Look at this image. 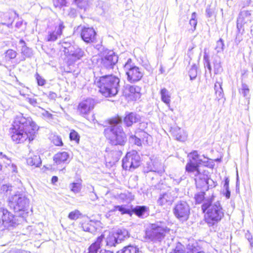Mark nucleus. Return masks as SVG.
Instances as JSON below:
<instances>
[{
  "label": "nucleus",
  "mask_w": 253,
  "mask_h": 253,
  "mask_svg": "<svg viewBox=\"0 0 253 253\" xmlns=\"http://www.w3.org/2000/svg\"><path fill=\"white\" fill-rule=\"evenodd\" d=\"M39 126L30 117L26 118L20 113L13 122L11 138L17 143H23L27 139L29 142L33 140Z\"/></svg>",
  "instance_id": "f257e3e1"
},
{
  "label": "nucleus",
  "mask_w": 253,
  "mask_h": 253,
  "mask_svg": "<svg viewBox=\"0 0 253 253\" xmlns=\"http://www.w3.org/2000/svg\"><path fill=\"white\" fill-rule=\"evenodd\" d=\"M122 119L120 117L113 118L109 120V126L104 129V133L109 143L112 146H118V150L116 151V155L120 156L122 154L123 147L126 144V136L121 124Z\"/></svg>",
  "instance_id": "f03ea898"
},
{
  "label": "nucleus",
  "mask_w": 253,
  "mask_h": 253,
  "mask_svg": "<svg viewBox=\"0 0 253 253\" xmlns=\"http://www.w3.org/2000/svg\"><path fill=\"white\" fill-rule=\"evenodd\" d=\"M120 80L113 75L96 78L95 84L99 88V92L106 97L116 96L120 89Z\"/></svg>",
  "instance_id": "7ed1b4c3"
},
{
  "label": "nucleus",
  "mask_w": 253,
  "mask_h": 253,
  "mask_svg": "<svg viewBox=\"0 0 253 253\" xmlns=\"http://www.w3.org/2000/svg\"><path fill=\"white\" fill-rule=\"evenodd\" d=\"M170 230L164 221H158L150 224L146 229L144 238L147 242H161L169 234Z\"/></svg>",
  "instance_id": "20e7f679"
},
{
  "label": "nucleus",
  "mask_w": 253,
  "mask_h": 253,
  "mask_svg": "<svg viewBox=\"0 0 253 253\" xmlns=\"http://www.w3.org/2000/svg\"><path fill=\"white\" fill-rule=\"evenodd\" d=\"M202 209L204 212L206 211L205 221L210 226L220 221L224 216L223 209L218 202L213 204L211 201L204 203Z\"/></svg>",
  "instance_id": "39448f33"
},
{
  "label": "nucleus",
  "mask_w": 253,
  "mask_h": 253,
  "mask_svg": "<svg viewBox=\"0 0 253 253\" xmlns=\"http://www.w3.org/2000/svg\"><path fill=\"white\" fill-rule=\"evenodd\" d=\"M8 205L19 217L25 218L28 213L29 199L23 194H15L9 198Z\"/></svg>",
  "instance_id": "423d86ee"
},
{
  "label": "nucleus",
  "mask_w": 253,
  "mask_h": 253,
  "mask_svg": "<svg viewBox=\"0 0 253 253\" xmlns=\"http://www.w3.org/2000/svg\"><path fill=\"white\" fill-rule=\"evenodd\" d=\"M188 161L185 170L188 173H193L195 176H201L199 167L202 166L210 167L208 158L200 156L197 151H193L188 155Z\"/></svg>",
  "instance_id": "0eeeda50"
},
{
  "label": "nucleus",
  "mask_w": 253,
  "mask_h": 253,
  "mask_svg": "<svg viewBox=\"0 0 253 253\" xmlns=\"http://www.w3.org/2000/svg\"><path fill=\"white\" fill-rule=\"evenodd\" d=\"M123 67L127 81L130 83L134 84L139 82L144 76L142 69L136 66L130 58L127 60Z\"/></svg>",
  "instance_id": "6e6552de"
},
{
  "label": "nucleus",
  "mask_w": 253,
  "mask_h": 253,
  "mask_svg": "<svg viewBox=\"0 0 253 253\" xmlns=\"http://www.w3.org/2000/svg\"><path fill=\"white\" fill-rule=\"evenodd\" d=\"M191 208L188 203L184 200H179L174 205L172 211L175 217L179 221H187L190 214Z\"/></svg>",
  "instance_id": "1a4fd4ad"
},
{
  "label": "nucleus",
  "mask_w": 253,
  "mask_h": 253,
  "mask_svg": "<svg viewBox=\"0 0 253 253\" xmlns=\"http://www.w3.org/2000/svg\"><path fill=\"white\" fill-rule=\"evenodd\" d=\"M140 157L138 152L132 150L127 152L122 160V167L126 170L132 171L140 165Z\"/></svg>",
  "instance_id": "9d476101"
},
{
  "label": "nucleus",
  "mask_w": 253,
  "mask_h": 253,
  "mask_svg": "<svg viewBox=\"0 0 253 253\" xmlns=\"http://www.w3.org/2000/svg\"><path fill=\"white\" fill-rule=\"evenodd\" d=\"M17 214L14 215L6 208L0 207V224L4 228H9L15 226L18 224V219Z\"/></svg>",
  "instance_id": "9b49d317"
},
{
  "label": "nucleus",
  "mask_w": 253,
  "mask_h": 253,
  "mask_svg": "<svg viewBox=\"0 0 253 253\" xmlns=\"http://www.w3.org/2000/svg\"><path fill=\"white\" fill-rule=\"evenodd\" d=\"M101 60L102 68L109 70L112 69L118 62V57L114 52L110 51L102 57Z\"/></svg>",
  "instance_id": "f8f14e48"
},
{
  "label": "nucleus",
  "mask_w": 253,
  "mask_h": 253,
  "mask_svg": "<svg viewBox=\"0 0 253 253\" xmlns=\"http://www.w3.org/2000/svg\"><path fill=\"white\" fill-rule=\"evenodd\" d=\"M85 55V52L84 49L80 48L77 45H75L74 47L70 50L67 54L65 56L68 59L69 65H72L77 61L81 59Z\"/></svg>",
  "instance_id": "ddd939ff"
},
{
  "label": "nucleus",
  "mask_w": 253,
  "mask_h": 253,
  "mask_svg": "<svg viewBox=\"0 0 253 253\" xmlns=\"http://www.w3.org/2000/svg\"><path fill=\"white\" fill-rule=\"evenodd\" d=\"M64 28L65 26L62 21H60L58 23H56L54 29H51L48 31L47 35L46 37V41L47 42H55L61 36Z\"/></svg>",
  "instance_id": "4468645a"
},
{
  "label": "nucleus",
  "mask_w": 253,
  "mask_h": 253,
  "mask_svg": "<svg viewBox=\"0 0 253 253\" xmlns=\"http://www.w3.org/2000/svg\"><path fill=\"white\" fill-rule=\"evenodd\" d=\"M95 105V101L94 99L88 98L85 100H83L80 102L78 107V111L80 114L84 117L88 115L91 110H92Z\"/></svg>",
  "instance_id": "2eb2a0df"
},
{
  "label": "nucleus",
  "mask_w": 253,
  "mask_h": 253,
  "mask_svg": "<svg viewBox=\"0 0 253 253\" xmlns=\"http://www.w3.org/2000/svg\"><path fill=\"white\" fill-rule=\"evenodd\" d=\"M96 35L94 29L91 27H84L81 32V38L86 43L95 42Z\"/></svg>",
  "instance_id": "dca6fc26"
},
{
  "label": "nucleus",
  "mask_w": 253,
  "mask_h": 253,
  "mask_svg": "<svg viewBox=\"0 0 253 253\" xmlns=\"http://www.w3.org/2000/svg\"><path fill=\"white\" fill-rule=\"evenodd\" d=\"M173 191H168L161 193L157 200V204L161 206L167 208L170 206L173 202L175 196L173 194Z\"/></svg>",
  "instance_id": "f3484780"
},
{
  "label": "nucleus",
  "mask_w": 253,
  "mask_h": 253,
  "mask_svg": "<svg viewBox=\"0 0 253 253\" xmlns=\"http://www.w3.org/2000/svg\"><path fill=\"white\" fill-rule=\"evenodd\" d=\"M141 118L139 115L135 113H129L124 119V123L127 126H130L133 123H138L140 121Z\"/></svg>",
  "instance_id": "a211bd4d"
},
{
  "label": "nucleus",
  "mask_w": 253,
  "mask_h": 253,
  "mask_svg": "<svg viewBox=\"0 0 253 253\" xmlns=\"http://www.w3.org/2000/svg\"><path fill=\"white\" fill-rule=\"evenodd\" d=\"M131 211L132 213L142 218L149 215V208L145 206H137Z\"/></svg>",
  "instance_id": "6ab92c4d"
},
{
  "label": "nucleus",
  "mask_w": 253,
  "mask_h": 253,
  "mask_svg": "<svg viewBox=\"0 0 253 253\" xmlns=\"http://www.w3.org/2000/svg\"><path fill=\"white\" fill-rule=\"evenodd\" d=\"M82 228L84 231L91 234H95L97 230L96 222L93 220H90L88 222L83 223Z\"/></svg>",
  "instance_id": "aec40b11"
},
{
  "label": "nucleus",
  "mask_w": 253,
  "mask_h": 253,
  "mask_svg": "<svg viewBox=\"0 0 253 253\" xmlns=\"http://www.w3.org/2000/svg\"><path fill=\"white\" fill-rule=\"evenodd\" d=\"M69 158V155L66 152H59L55 154L53 160L57 165L65 162Z\"/></svg>",
  "instance_id": "412c9836"
},
{
  "label": "nucleus",
  "mask_w": 253,
  "mask_h": 253,
  "mask_svg": "<svg viewBox=\"0 0 253 253\" xmlns=\"http://www.w3.org/2000/svg\"><path fill=\"white\" fill-rule=\"evenodd\" d=\"M114 233L120 243L129 236L128 231L125 228L118 229Z\"/></svg>",
  "instance_id": "4be33fe9"
},
{
  "label": "nucleus",
  "mask_w": 253,
  "mask_h": 253,
  "mask_svg": "<svg viewBox=\"0 0 253 253\" xmlns=\"http://www.w3.org/2000/svg\"><path fill=\"white\" fill-rule=\"evenodd\" d=\"M106 246L112 247H116L120 243L114 232L110 233L106 239Z\"/></svg>",
  "instance_id": "5701e85b"
},
{
  "label": "nucleus",
  "mask_w": 253,
  "mask_h": 253,
  "mask_svg": "<svg viewBox=\"0 0 253 253\" xmlns=\"http://www.w3.org/2000/svg\"><path fill=\"white\" fill-rule=\"evenodd\" d=\"M27 163L31 166L40 167L42 164V160L39 155H34L27 159Z\"/></svg>",
  "instance_id": "b1692460"
},
{
  "label": "nucleus",
  "mask_w": 253,
  "mask_h": 253,
  "mask_svg": "<svg viewBox=\"0 0 253 253\" xmlns=\"http://www.w3.org/2000/svg\"><path fill=\"white\" fill-rule=\"evenodd\" d=\"M161 100L168 106H170V94L168 90L166 88H163L160 91Z\"/></svg>",
  "instance_id": "393cba45"
},
{
  "label": "nucleus",
  "mask_w": 253,
  "mask_h": 253,
  "mask_svg": "<svg viewBox=\"0 0 253 253\" xmlns=\"http://www.w3.org/2000/svg\"><path fill=\"white\" fill-rule=\"evenodd\" d=\"M187 253H204L201 251L200 247L198 246L197 243H189L187 246Z\"/></svg>",
  "instance_id": "a878e982"
},
{
  "label": "nucleus",
  "mask_w": 253,
  "mask_h": 253,
  "mask_svg": "<svg viewBox=\"0 0 253 253\" xmlns=\"http://www.w3.org/2000/svg\"><path fill=\"white\" fill-rule=\"evenodd\" d=\"M171 131L177 140L183 141L185 139V137L182 134L183 130L179 127L176 126L171 128Z\"/></svg>",
  "instance_id": "bb28decb"
},
{
  "label": "nucleus",
  "mask_w": 253,
  "mask_h": 253,
  "mask_svg": "<svg viewBox=\"0 0 253 253\" xmlns=\"http://www.w3.org/2000/svg\"><path fill=\"white\" fill-rule=\"evenodd\" d=\"M119 211L122 214H127L130 215L132 214V211L128 208L127 205L115 206L113 211Z\"/></svg>",
  "instance_id": "cd10ccee"
},
{
  "label": "nucleus",
  "mask_w": 253,
  "mask_h": 253,
  "mask_svg": "<svg viewBox=\"0 0 253 253\" xmlns=\"http://www.w3.org/2000/svg\"><path fill=\"white\" fill-rule=\"evenodd\" d=\"M21 53L22 57L20 61H25L26 58H31L33 55V50L28 46L21 48Z\"/></svg>",
  "instance_id": "c85d7f7f"
},
{
  "label": "nucleus",
  "mask_w": 253,
  "mask_h": 253,
  "mask_svg": "<svg viewBox=\"0 0 253 253\" xmlns=\"http://www.w3.org/2000/svg\"><path fill=\"white\" fill-rule=\"evenodd\" d=\"M60 43L64 49L63 51L65 55L68 53L71 48H72L75 45L73 42H68L65 39L61 42Z\"/></svg>",
  "instance_id": "c756f323"
},
{
  "label": "nucleus",
  "mask_w": 253,
  "mask_h": 253,
  "mask_svg": "<svg viewBox=\"0 0 253 253\" xmlns=\"http://www.w3.org/2000/svg\"><path fill=\"white\" fill-rule=\"evenodd\" d=\"M126 88L128 89L131 94L135 95L136 97H140L141 88L139 86L127 84L126 85Z\"/></svg>",
  "instance_id": "7c9ffc66"
},
{
  "label": "nucleus",
  "mask_w": 253,
  "mask_h": 253,
  "mask_svg": "<svg viewBox=\"0 0 253 253\" xmlns=\"http://www.w3.org/2000/svg\"><path fill=\"white\" fill-rule=\"evenodd\" d=\"M239 92L246 99L250 98V89L246 84L243 83H242L241 87L239 89Z\"/></svg>",
  "instance_id": "2f4dec72"
},
{
  "label": "nucleus",
  "mask_w": 253,
  "mask_h": 253,
  "mask_svg": "<svg viewBox=\"0 0 253 253\" xmlns=\"http://www.w3.org/2000/svg\"><path fill=\"white\" fill-rule=\"evenodd\" d=\"M117 253H139V249L136 247L128 246L124 248Z\"/></svg>",
  "instance_id": "473e14b6"
},
{
  "label": "nucleus",
  "mask_w": 253,
  "mask_h": 253,
  "mask_svg": "<svg viewBox=\"0 0 253 253\" xmlns=\"http://www.w3.org/2000/svg\"><path fill=\"white\" fill-rule=\"evenodd\" d=\"M17 53L16 51L9 49L5 52V59L6 61H10L16 58Z\"/></svg>",
  "instance_id": "72a5a7b5"
},
{
  "label": "nucleus",
  "mask_w": 253,
  "mask_h": 253,
  "mask_svg": "<svg viewBox=\"0 0 253 253\" xmlns=\"http://www.w3.org/2000/svg\"><path fill=\"white\" fill-rule=\"evenodd\" d=\"M104 238V235L102 234L100 236L97 238L96 241L92 243L90 246L99 250L101 249V244Z\"/></svg>",
  "instance_id": "f704fd0d"
},
{
  "label": "nucleus",
  "mask_w": 253,
  "mask_h": 253,
  "mask_svg": "<svg viewBox=\"0 0 253 253\" xmlns=\"http://www.w3.org/2000/svg\"><path fill=\"white\" fill-rule=\"evenodd\" d=\"M203 60L204 61V67L207 68L209 71L210 74L211 75V66L210 63V57L207 53L204 52Z\"/></svg>",
  "instance_id": "c9c22d12"
},
{
  "label": "nucleus",
  "mask_w": 253,
  "mask_h": 253,
  "mask_svg": "<svg viewBox=\"0 0 253 253\" xmlns=\"http://www.w3.org/2000/svg\"><path fill=\"white\" fill-rule=\"evenodd\" d=\"M197 66L195 64L192 65L189 71V76L190 80L192 81L195 79L197 76Z\"/></svg>",
  "instance_id": "e433bc0d"
},
{
  "label": "nucleus",
  "mask_w": 253,
  "mask_h": 253,
  "mask_svg": "<svg viewBox=\"0 0 253 253\" xmlns=\"http://www.w3.org/2000/svg\"><path fill=\"white\" fill-rule=\"evenodd\" d=\"M71 190L74 193H79L82 189V185L80 183L73 182L70 185Z\"/></svg>",
  "instance_id": "4c0bfd02"
},
{
  "label": "nucleus",
  "mask_w": 253,
  "mask_h": 253,
  "mask_svg": "<svg viewBox=\"0 0 253 253\" xmlns=\"http://www.w3.org/2000/svg\"><path fill=\"white\" fill-rule=\"evenodd\" d=\"M74 1L77 6L81 9L85 10L88 5L87 0H74Z\"/></svg>",
  "instance_id": "58836bf2"
},
{
  "label": "nucleus",
  "mask_w": 253,
  "mask_h": 253,
  "mask_svg": "<svg viewBox=\"0 0 253 253\" xmlns=\"http://www.w3.org/2000/svg\"><path fill=\"white\" fill-rule=\"evenodd\" d=\"M169 253H185V251L183 245L180 243H178Z\"/></svg>",
  "instance_id": "ea45409f"
},
{
  "label": "nucleus",
  "mask_w": 253,
  "mask_h": 253,
  "mask_svg": "<svg viewBox=\"0 0 253 253\" xmlns=\"http://www.w3.org/2000/svg\"><path fill=\"white\" fill-rule=\"evenodd\" d=\"M197 14L196 12H193L191 15V18L189 21L190 25L192 26L193 28L192 29V31H194L196 30L197 24Z\"/></svg>",
  "instance_id": "a19ab883"
},
{
  "label": "nucleus",
  "mask_w": 253,
  "mask_h": 253,
  "mask_svg": "<svg viewBox=\"0 0 253 253\" xmlns=\"http://www.w3.org/2000/svg\"><path fill=\"white\" fill-rule=\"evenodd\" d=\"M214 72L215 74H217L221 70L220 61L218 59H214L213 61Z\"/></svg>",
  "instance_id": "79ce46f5"
},
{
  "label": "nucleus",
  "mask_w": 253,
  "mask_h": 253,
  "mask_svg": "<svg viewBox=\"0 0 253 253\" xmlns=\"http://www.w3.org/2000/svg\"><path fill=\"white\" fill-rule=\"evenodd\" d=\"M69 137L71 140H74L77 143H79L80 141V136L79 134L74 130L70 132Z\"/></svg>",
  "instance_id": "37998d69"
},
{
  "label": "nucleus",
  "mask_w": 253,
  "mask_h": 253,
  "mask_svg": "<svg viewBox=\"0 0 253 253\" xmlns=\"http://www.w3.org/2000/svg\"><path fill=\"white\" fill-rule=\"evenodd\" d=\"M80 215V212L78 210H75L69 213L68 217L71 220H76L79 218Z\"/></svg>",
  "instance_id": "c03bdc74"
},
{
  "label": "nucleus",
  "mask_w": 253,
  "mask_h": 253,
  "mask_svg": "<svg viewBox=\"0 0 253 253\" xmlns=\"http://www.w3.org/2000/svg\"><path fill=\"white\" fill-rule=\"evenodd\" d=\"M224 43L222 39H220L217 42L216 47L215 49L216 50L217 53L223 51V47H224Z\"/></svg>",
  "instance_id": "a18cd8bd"
},
{
  "label": "nucleus",
  "mask_w": 253,
  "mask_h": 253,
  "mask_svg": "<svg viewBox=\"0 0 253 253\" xmlns=\"http://www.w3.org/2000/svg\"><path fill=\"white\" fill-rule=\"evenodd\" d=\"M12 187L9 184H3L1 186L0 190L4 194H7L12 190Z\"/></svg>",
  "instance_id": "49530a36"
},
{
  "label": "nucleus",
  "mask_w": 253,
  "mask_h": 253,
  "mask_svg": "<svg viewBox=\"0 0 253 253\" xmlns=\"http://www.w3.org/2000/svg\"><path fill=\"white\" fill-rule=\"evenodd\" d=\"M53 3L55 7L61 8L66 5V0H53Z\"/></svg>",
  "instance_id": "de8ad7c7"
},
{
  "label": "nucleus",
  "mask_w": 253,
  "mask_h": 253,
  "mask_svg": "<svg viewBox=\"0 0 253 253\" xmlns=\"http://www.w3.org/2000/svg\"><path fill=\"white\" fill-rule=\"evenodd\" d=\"M204 192H200L195 195V199L197 203H201L204 198Z\"/></svg>",
  "instance_id": "09e8293b"
},
{
  "label": "nucleus",
  "mask_w": 253,
  "mask_h": 253,
  "mask_svg": "<svg viewBox=\"0 0 253 253\" xmlns=\"http://www.w3.org/2000/svg\"><path fill=\"white\" fill-rule=\"evenodd\" d=\"M218 90H216L215 93L216 96V99L219 101L223 97L224 93L222 87L218 86Z\"/></svg>",
  "instance_id": "8fccbe9b"
},
{
  "label": "nucleus",
  "mask_w": 253,
  "mask_h": 253,
  "mask_svg": "<svg viewBox=\"0 0 253 253\" xmlns=\"http://www.w3.org/2000/svg\"><path fill=\"white\" fill-rule=\"evenodd\" d=\"M130 141L134 143V144L137 146L141 145V140L140 138L137 137L135 135H131L130 137Z\"/></svg>",
  "instance_id": "3c124183"
},
{
  "label": "nucleus",
  "mask_w": 253,
  "mask_h": 253,
  "mask_svg": "<svg viewBox=\"0 0 253 253\" xmlns=\"http://www.w3.org/2000/svg\"><path fill=\"white\" fill-rule=\"evenodd\" d=\"M36 78L38 84L40 86H43L45 84V80L43 79L38 73H36Z\"/></svg>",
  "instance_id": "603ef678"
},
{
  "label": "nucleus",
  "mask_w": 253,
  "mask_h": 253,
  "mask_svg": "<svg viewBox=\"0 0 253 253\" xmlns=\"http://www.w3.org/2000/svg\"><path fill=\"white\" fill-rule=\"evenodd\" d=\"M53 143L56 146H62L63 142L60 137L54 136L52 139Z\"/></svg>",
  "instance_id": "864d4df0"
},
{
  "label": "nucleus",
  "mask_w": 253,
  "mask_h": 253,
  "mask_svg": "<svg viewBox=\"0 0 253 253\" xmlns=\"http://www.w3.org/2000/svg\"><path fill=\"white\" fill-rule=\"evenodd\" d=\"M26 100L28 102H29L31 105L34 107H36L38 106L39 103L37 102V100L34 98H30L27 97L26 98Z\"/></svg>",
  "instance_id": "5fc2aeb1"
},
{
  "label": "nucleus",
  "mask_w": 253,
  "mask_h": 253,
  "mask_svg": "<svg viewBox=\"0 0 253 253\" xmlns=\"http://www.w3.org/2000/svg\"><path fill=\"white\" fill-rule=\"evenodd\" d=\"M149 172H157L159 174H161L162 173L163 171L162 170H157L155 169H153L151 168H149V167L144 169V173H149Z\"/></svg>",
  "instance_id": "6e6d98bb"
},
{
  "label": "nucleus",
  "mask_w": 253,
  "mask_h": 253,
  "mask_svg": "<svg viewBox=\"0 0 253 253\" xmlns=\"http://www.w3.org/2000/svg\"><path fill=\"white\" fill-rule=\"evenodd\" d=\"M97 7L100 8L102 11V13L104 12L107 9V7H106V5L105 4L104 2L102 1H98V3L97 6Z\"/></svg>",
  "instance_id": "4d7b16f0"
},
{
  "label": "nucleus",
  "mask_w": 253,
  "mask_h": 253,
  "mask_svg": "<svg viewBox=\"0 0 253 253\" xmlns=\"http://www.w3.org/2000/svg\"><path fill=\"white\" fill-rule=\"evenodd\" d=\"M245 237L250 242L251 246H252L253 244V236L248 231L245 234Z\"/></svg>",
  "instance_id": "13d9d810"
},
{
  "label": "nucleus",
  "mask_w": 253,
  "mask_h": 253,
  "mask_svg": "<svg viewBox=\"0 0 253 253\" xmlns=\"http://www.w3.org/2000/svg\"><path fill=\"white\" fill-rule=\"evenodd\" d=\"M206 13L207 17H211L212 15L213 11L210 7H208L206 8Z\"/></svg>",
  "instance_id": "bf43d9fd"
},
{
  "label": "nucleus",
  "mask_w": 253,
  "mask_h": 253,
  "mask_svg": "<svg viewBox=\"0 0 253 253\" xmlns=\"http://www.w3.org/2000/svg\"><path fill=\"white\" fill-rule=\"evenodd\" d=\"M224 190H225L224 191V195L226 198L229 199L230 197V191L229 190V188H224Z\"/></svg>",
  "instance_id": "052dcab7"
},
{
  "label": "nucleus",
  "mask_w": 253,
  "mask_h": 253,
  "mask_svg": "<svg viewBox=\"0 0 253 253\" xmlns=\"http://www.w3.org/2000/svg\"><path fill=\"white\" fill-rule=\"evenodd\" d=\"M48 97L50 99L55 100L57 97V94L54 92L50 91Z\"/></svg>",
  "instance_id": "680f3d73"
},
{
  "label": "nucleus",
  "mask_w": 253,
  "mask_h": 253,
  "mask_svg": "<svg viewBox=\"0 0 253 253\" xmlns=\"http://www.w3.org/2000/svg\"><path fill=\"white\" fill-rule=\"evenodd\" d=\"M229 179L228 177H225L224 180V183L223 185V188H229Z\"/></svg>",
  "instance_id": "e2e57ef3"
},
{
  "label": "nucleus",
  "mask_w": 253,
  "mask_h": 253,
  "mask_svg": "<svg viewBox=\"0 0 253 253\" xmlns=\"http://www.w3.org/2000/svg\"><path fill=\"white\" fill-rule=\"evenodd\" d=\"M182 178L181 177L177 178H172V183L174 184H178L181 181Z\"/></svg>",
  "instance_id": "0e129e2a"
},
{
  "label": "nucleus",
  "mask_w": 253,
  "mask_h": 253,
  "mask_svg": "<svg viewBox=\"0 0 253 253\" xmlns=\"http://www.w3.org/2000/svg\"><path fill=\"white\" fill-rule=\"evenodd\" d=\"M19 44L21 45V48H23L24 47H27L26 43L23 40L21 39L19 41Z\"/></svg>",
  "instance_id": "69168bd1"
},
{
  "label": "nucleus",
  "mask_w": 253,
  "mask_h": 253,
  "mask_svg": "<svg viewBox=\"0 0 253 253\" xmlns=\"http://www.w3.org/2000/svg\"><path fill=\"white\" fill-rule=\"evenodd\" d=\"M221 84H222V83H220V82H216L215 84H214V90L215 91L216 90H218V86L219 85V86H221Z\"/></svg>",
  "instance_id": "338daca9"
},
{
  "label": "nucleus",
  "mask_w": 253,
  "mask_h": 253,
  "mask_svg": "<svg viewBox=\"0 0 253 253\" xmlns=\"http://www.w3.org/2000/svg\"><path fill=\"white\" fill-rule=\"evenodd\" d=\"M99 253H114V252L106 249H102L99 251Z\"/></svg>",
  "instance_id": "774afa93"
}]
</instances>
